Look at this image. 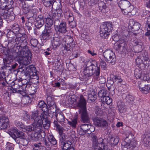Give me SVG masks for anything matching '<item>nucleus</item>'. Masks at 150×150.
Here are the masks:
<instances>
[{
	"label": "nucleus",
	"mask_w": 150,
	"mask_h": 150,
	"mask_svg": "<svg viewBox=\"0 0 150 150\" xmlns=\"http://www.w3.org/2000/svg\"><path fill=\"white\" fill-rule=\"evenodd\" d=\"M61 43L60 39L58 37L54 38L52 42V44L54 48L59 46Z\"/></svg>",
	"instance_id": "33"
},
{
	"label": "nucleus",
	"mask_w": 150,
	"mask_h": 150,
	"mask_svg": "<svg viewBox=\"0 0 150 150\" xmlns=\"http://www.w3.org/2000/svg\"><path fill=\"white\" fill-rule=\"evenodd\" d=\"M79 110L86 109V101L83 95L80 96L79 100L77 103Z\"/></svg>",
	"instance_id": "19"
},
{
	"label": "nucleus",
	"mask_w": 150,
	"mask_h": 150,
	"mask_svg": "<svg viewBox=\"0 0 150 150\" xmlns=\"http://www.w3.org/2000/svg\"><path fill=\"white\" fill-rule=\"evenodd\" d=\"M36 15L37 14L36 12H34L32 11H30L25 15V16L28 19Z\"/></svg>",
	"instance_id": "57"
},
{
	"label": "nucleus",
	"mask_w": 150,
	"mask_h": 150,
	"mask_svg": "<svg viewBox=\"0 0 150 150\" xmlns=\"http://www.w3.org/2000/svg\"><path fill=\"white\" fill-rule=\"evenodd\" d=\"M129 2L126 0H122L119 3V6L121 10H126V8L129 6Z\"/></svg>",
	"instance_id": "28"
},
{
	"label": "nucleus",
	"mask_w": 150,
	"mask_h": 150,
	"mask_svg": "<svg viewBox=\"0 0 150 150\" xmlns=\"http://www.w3.org/2000/svg\"><path fill=\"white\" fill-rule=\"evenodd\" d=\"M91 127V126L90 125L87 124H82L80 126L81 129L83 130L84 133H85V132L86 131L90 129Z\"/></svg>",
	"instance_id": "44"
},
{
	"label": "nucleus",
	"mask_w": 150,
	"mask_h": 150,
	"mask_svg": "<svg viewBox=\"0 0 150 150\" xmlns=\"http://www.w3.org/2000/svg\"><path fill=\"white\" fill-rule=\"evenodd\" d=\"M35 95L34 93L29 94L28 96H25L24 98V99L26 101V103H30L32 101H33V99Z\"/></svg>",
	"instance_id": "36"
},
{
	"label": "nucleus",
	"mask_w": 150,
	"mask_h": 150,
	"mask_svg": "<svg viewBox=\"0 0 150 150\" xmlns=\"http://www.w3.org/2000/svg\"><path fill=\"white\" fill-rule=\"evenodd\" d=\"M62 6L60 2L54 1L52 4L51 8L56 11L62 10Z\"/></svg>",
	"instance_id": "32"
},
{
	"label": "nucleus",
	"mask_w": 150,
	"mask_h": 150,
	"mask_svg": "<svg viewBox=\"0 0 150 150\" xmlns=\"http://www.w3.org/2000/svg\"><path fill=\"white\" fill-rule=\"evenodd\" d=\"M103 56L105 61L108 63L114 64L116 61V58L114 52L110 50H106L103 53Z\"/></svg>",
	"instance_id": "7"
},
{
	"label": "nucleus",
	"mask_w": 150,
	"mask_h": 150,
	"mask_svg": "<svg viewBox=\"0 0 150 150\" xmlns=\"http://www.w3.org/2000/svg\"><path fill=\"white\" fill-rule=\"evenodd\" d=\"M14 124L19 129L22 130L25 127V125L18 120H16L15 121Z\"/></svg>",
	"instance_id": "40"
},
{
	"label": "nucleus",
	"mask_w": 150,
	"mask_h": 150,
	"mask_svg": "<svg viewBox=\"0 0 150 150\" xmlns=\"http://www.w3.org/2000/svg\"><path fill=\"white\" fill-rule=\"evenodd\" d=\"M111 78L112 80H114V81L115 82H117V83H121L122 81V80L120 76L112 75Z\"/></svg>",
	"instance_id": "51"
},
{
	"label": "nucleus",
	"mask_w": 150,
	"mask_h": 150,
	"mask_svg": "<svg viewBox=\"0 0 150 150\" xmlns=\"http://www.w3.org/2000/svg\"><path fill=\"white\" fill-rule=\"evenodd\" d=\"M68 123L69 125L73 128H75L76 127V125L77 123V119H74L71 121H68Z\"/></svg>",
	"instance_id": "54"
},
{
	"label": "nucleus",
	"mask_w": 150,
	"mask_h": 150,
	"mask_svg": "<svg viewBox=\"0 0 150 150\" xmlns=\"http://www.w3.org/2000/svg\"><path fill=\"white\" fill-rule=\"evenodd\" d=\"M36 70L35 67L30 65L27 67V68L25 70V72H24V74L30 79L33 77V75L36 72Z\"/></svg>",
	"instance_id": "16"
},
{
	"label": "nucleus",
	"mask_w": 150,
	"mask_h": 150,
	"mask_svg": "<svg viewBox=\"0 0 150 150\" xmlns=\"http://www.w3.org/2000/svg\"><path fill=\"white\" fill-rule=\"evenodd\" d=\"M2 51L3 54L6 56L5 57L3 58L4 63L11 64L13 60V56L10 52L9 50L6 47H4Z\"/></svg>",
	"instance_id": "9"
},
{
	"label": "nucleus",
	"mask_w": 150,
	"mask_h": 150,
	"mask_svg": "<svg viewBox=\"0 0 150 150\" xmlns=\"http://www.w3.org/2000/svg\"><path fill=\"white\" fill-rule=\"evenodd\" d=\"M43 3L46 7H52L53 3L46 0H42Z\"/></svg>",
	"instance_id": "63"
},
{
	"label": "nucleus",
	"mask_w": 150,
	"mask_h": 150,
	"mask_svg": "<svg viewBox=\"0 0 150 150\" xmlns=\"http://www.w3.org/2000/svg\"><path fill=\"white\" fill-rule=\"evenodd\" d=\"M44 145L47 148H51L52 146V144L47 139H45L44 141Z\"/></svg>",
	"instance_id": "64"
},
{
	"label": "nucleus",
	"mask_w": 150,
	"mask_h": 150,
	"mask_svg": "<svg viewBox=\"0 0 150 150\" xmlns=\"http://www.w3.org/2000/svg\"><path fill=\"white\" fill-rule=\"evenodd\" d=\"M38 72L36 71L34 74L33 75V77L31 78V79H33V81L34 82V83H39V76H38Z\"/></svg>",
	"instance_id": "49"
},
{
	"label": "nucleus",
	"mask_w": 150,
	"mask_h": 150,
	"mask_svg": "<svg viewBox=\"0 0 150 150\" xmlns=\"http://www.w3.org/2000/svg\"><path fill=\"white\" fill-rule=\"evenodd\" d=\"M52 28L49 29L45 28L44 30L42 32L41 36L43 39L48 40L51 37Z\"/></svg>",
	"instance_id": "22"
},
{
	"label": "nucleus",
	"mask_w": 150,
	"mask_h": 150,
	"mask_svg": "<svg viewBox=\"0 0 150 150\" xmlns=\"http://www.w3.org/2000/svg\"><path fill=\"white\" fill-rule=\"evenodd\" d=\"M47 104L49 106H56L54 101V98L51 96H48L47 98Z\"/></svg>",
	"instance_id": "38"
},
{
	"label": "nucleus",
	"mask_w": 150,
	"mask_h": 150,
	"mask_svg": "<svg viewBox=\"0 0 150 150\" xmlns=\"http://www.w3.org/2000/svg\"><path fill=\"white\" fill-rule=\"evenodd\" d=\"M71 141L67 140L64 143L61 144L62 149V150H67L71 146Z\"/></svg>",
	"instance_id": "30"
},
{
	"label": "nucleus",
	"mask_w": 150,
	"mask_h": 150,
	"mask_svg": "<svg viewBox=\"0 0 150 150\" xmlns=\"http://www.w3.org/2000/svg\"><path fill=\"white\" fill-rule=\"evenodd\" d=\"M106 91L104 89L100 90L98 93V96L99 98L102 100L104 96H106Z\"/></svg>",
	"instance_id": "48"
},
{
	"label": "nucleus",
	"mask_w": 150,
	"mask_h": 150,
	"mask_svg": "<svg viewBox=\"0 0 150 150\" xmlns=\"http://www.w3.org/2000/svg\"><path fill=\"white\" fill-rule=\"evenodd\" d=\"M14 16L11 15L10 12H8L6 10L4 11L0 9V28L3 26V19H9L10 20H13L14 19Z\"/></svg>",
	"instance_id": "10"
},
{
	"label": "nucleus",
	"mask_w": 150,
	"mask_h": 150,
	"mask_svg": "<svg viewBox=\"0 0 150 150\" xmlns=\"http://www.w3.org/2000/svg\"><path fill=\"white\" fill-rule=\"evenodd\" d=\"M48 111L46 113L47 114L48 113L49 116L51 117L52 118H53L55 116H56L57 113L56 112V106H49L48 108Z\"/></svg>",
	"instance_id": "27"
},
{
	"label": "nucleus",
	"mask_w": 150,
	"mask_h": 150,
	"mask_svg": "<svg viewBox=\"0 0 150 150\" xmlns=\"http://www.w3.org/2000/svg\"><path fill=\"white\" fill-rule=\"evenodd\" d=\"M95 125L101 127L106 128L108 126L107 121L102 118L98 117H94L93 119Z\"/></svg>",
	"instance_id": "12"
},
{
	"label": "nucleus",
	"mask_w": 150,
	"mask_h": 150,
	"mask_svg": "<svg viewBox=\"0 0 150 150\" xmlns=\"http://www.w3.org/2000/svg\"><path fill=\"white\" fill-rule=\"evenodd\" d=\"M59 19V18L54 19V29L55 28H57L58 26L60 25L62 23L64 22V21H60Z\"/></svg>",
	"instance_id": "58"
},
{
	"label": "nucleus",
	"mask_w": 150,
	"mask_h": 150,
	"mask_svg": "<svg viewBox=\"0 0 150 150\" xmlns=\"http://www.w3.org/2000/svg\"><path fill=\"white\" fill-rule=\"evenodd\" d=\"M28 38V36L26 34L18 33L15 39L17 49H18L19 51L23 54V57H30L31 56V52L27 46Z\"/></svg>",
	"instance_id": "3"
},
{
	"label": "nucleus",
	"mask_w": 150,
	"mask_h": 150,
	"mask_svg": "<svg viewBox=\"0 0 150 150\" xmlns=\"http://www.w3.org/2000/svg\"><path fill=\"white\" fill-rule=\"evenodd\" d=\"M106 139L107 140L105 141V142L107 141V140H108V142L112 146H116L119 141V138L118 137H109V139L108 138L107 139Z\"/></svg>",
	"instance_id": "24"
},
{
	"label": "nucleus",
	"mask_w": 150,
	"mask_h": 150,
	"mask_svg": "<svg viewBox=\"0 0 150 150\" xmlns=\"http://www.w3.org/2000/svg\"><path fill=\"white\" fill-rule=\"evenodd\" d=\"M142 71L138 69H136L134 70V74L137 79L141 78L142 76Z\"/></svg>",
	"instance_id": "56"
},
{
	"label": "nucleus",
	"mask_w": 150,
	"mask_h": 150,
	"mask_svg": "<svg viewBox=\"0 0 150 150\" xmlns=\"http://www.w3.org/2000/svg\"><path fill=\"white\" fill-rule=\"evenodd\" d=\"M118 110L120 113H122L125 110V106L123 104V103H120L117 105Z\"/></svg>",
	"instance_id": "53"
},
{
	"label": "nucleus",
	"mask_w": 150,
	"mask_h": 150,
	"mask_svg": "<svg viewBox=\"0 0 150 150\" xmlns=\"http://www.w3.org/2000/svg\"><path fill=\"white\" fill-rule=\"evenodd\" d=\"M30 43L31 45V48H33L34 47H38V45L39 44V42L36 39L32 38L30 40Z\"/></svg>",
	"instance_id": "37"
},
{
	"label": "nucleus",
	"mask_w": 150,
	"mask_h": 150,
	"mask_svg": "<svg viewBox=\"0 0 150 150\" xmlns=\"http://www.w3.org/2000/svg\"><path fill=\"white\" fill-rule=\"evenodd\" d=\"M54 20L52 18H47L46 19L45 28L49 29L54 24Z\"/></svg>",
	"instance_id": "35"
},
{
	"label": "nucleus",
	"mask_w": 150,
	"mask_h": 150,
	"mask_svg": "<svg viewBox=\"0 0 150 150\" xmlns=\"http://www.w3.org/2000/svg\"><path fill=\"white\" fill-rule=\"evenodd\" d=\"M79 114L80 116L81 121L83 123H88L90 121V117L87 109L79 110Z\"/></svg>",
	"instance_id": "11"
},
{
	"label": "nucleus",
	"mask_w": 150,
	"mask_h": 150,
	"mask_svg": "<svg viewBox=\"0 0 150 150\" xmlns=\"http://www.w3.org/2000/svg\"><path fill=\"white\" fill-rule=\"evenodd\" d=\"M143 60L141 58V56H138L136 59V62L137 65L139 66L140 64L143 63Z\"/></svg>",
	"instance_id": "62"
},
{
	"label": "nucleus",
	"mask_w": 150,
	"mask_h": 150,
	"mask_svg": "<svg viewBox=\"0 0 150 150\" xmlns=\"http://www.w3.org/2000/svg\"><path fill=\"white\" fill-rule=\"evenodd\" d=\"M19 85L16 83L15 86L12 87H9L8 88V90L10 91V93H17L18 90V88L19 87Z\"/></svg>",
	"instance_id": "45"
},
{
	"label": "nucleus",
	"mask_w": 150,
	"mask_h": 150,
	"mask_svg": "<svg viewBox=\"0 0 150 150\" xmlns=\"http://www.w3.org/2000/svg\"><path fill=\"white\" fill-rule=\"evenodd\" d=\"M145 83V81H142L139 84V88L143 93H147L150 91V84H146Z\"/></svg>",
	"instance_id": "18"
},
{
	"label": "nucleus",
	"mask_w": 150,
	"mask_h": 150,
	"mask_svg": "<svg viewBox=\"0 0 150 150\" xmlns=\"http://www.w3.org/2000/svg\"><path fill=\"white\" fill-rule=\"evenodd\" d=\"M7 36L8 37V39L11 40L15 41L16 35L15 34L13 33L12 32H9L7 34Z\"/></svg>",
	"instance_id": "47"
},
{
	"label": "nucleus",
	"mask_w": 150,
	"mask_h": 150,
	"mask_svg": "<svg viewBox=\"0 0 150 150\" xmlns=\"http://www.w3.org/2000/svg\"><path fill=\"white\" fill-rule=\"evenodd\" d=\"M62 13V10L56 11L55 12L53 13L52 15V18L54 19L60 18Z\"/></svg>",
	"instance_id": "39"
},
{
	"label": "nucleus",
	"mask_w": 150,
	"mask_h": 150,
	"mask_svg": "<svg viewBox=\"0 0 150 150\" xmlns=\"http://www.w3.org/2000/svg\"><path fill=\"white\" fill-rule=\"evenodd\" d=\"M85 64L86 66L83 71L84 79L88 80L93 76L95 80H99L100 68L99 66H98L97 62L89 60Z\"/></svg>",
	"instance_id": "2"
},
{
	"label": "nucleus",
	"mask_w": 150,
	"mask_h": 150,
	"mask_svg": "<svg viewBox=\"0 0 150 150\" xmlns=\"http://www.w3.org/2000/svg\"><path fill=\"white\" fill-rule=\"evenodd\" d=\"M54 117H56L57 120L59 122H62L64 121V116L63 114L60 113H57L56 116Z\"/></svg>",
	"instance_id": "43"
},
{
	"label": "nucleus",
	"mask_w": 150,
	"mask_h": 150,
	"mask_svg": "<svg viewBox=\"0 0 150 150\" xmlns=\"http://www.w3.org/2000/svg\"><path fill=\"white\" fill-rule=\"evenodd\" d=\"M127 45L125 43H121L120 51V52L124 53L125 54H128L131 50V49L127 48Z\"/></svg>",
	"instance_id": "31"
},
{
	"label": "nucleus",
	"mask_w": 150,
	"mask_h": 150,
	"mask_svg": "<svg viewBox=\"0 0 150 150\" xmlns=\"http://www.w3.org/2000/svg\"><path fill=\"white\" fill-rule=\"evenodd\" d=\"M13 4V0H0V9L4 11H6L8 12L12 11L11 5Z\"/></svg>",
	"instance_id": "8"
},
{
	"label": "nucleus",
	"mask_w": 150,
	"mask_h": 150,
	"mask_svg": "<svg viewBox=\"0 0 150 150\" xmlns=\"http://www.w3.org/2000/svg\"><path fill=\"white\" fill-rule=\"evenodd\" d=\"M47 139L53 145H55L57 144V141L52 134L48 136Z\"/></svg>",
	"instance_id": "41"
},
{
	"label": "nucleus",
	"mask_w": 150,
	"mask_h": 150,
	"mask_svg": "<svg viewBox=\"0 0 150 150\" xmlns=\"http://www.w3.org/2000/svg\"><path fill=\"white\" fill-rule=\"evenodd\" d=\"M142 141L144 146L147 147H150V134H143Z\"/></svg>",
	"instance_id": "25"
},
{
	"label": "nucleus",
	"mask_w": 150,
	"mask_h": 150,
	"mask_svg": "<svg viewBox=\"0 0 150 150\" xmlns=\"http://www.w3.org/2000/svg\"><path fill=\"white\" fill-rule=\"evenodd\" d=\"M55 30L58 35L64 34L67 32V23L64 22L57 28H55Z\"/></svg>",
	"instance_id": "15"
},
{
	"label": "nucleus",
	"mask_w": 150,
	"mask_h": 150,
	"mask_svg": "<svg viewBox=\"0 0 150 150\" xmlns=\"http://www.w3.org/2000/svg\"><path fill=\"white\" fill-rule=\"evenodd\" d=\"M10 133V134L12 138L13 135H15L16 137L21 138L24 137V133L22 131H20L16 127L12 128L11 129Z\"/></svg>",
	"instance_id": "21"
},
{
	"label": "nucleus",
	"mask_w": 150,
	"mask_h": 150,
	"mask_svg": "<svg viewBox=\"0 0 150 150\" xmlns=\"http://www.w3.org/2000/svg\"><path fill=\"white\" fill-rule=\"evenodd\" d=\"M44 23V18L40 16L37 18L35 23V25L37 29H39L43 26Z\"/></svg>",
	"instance_id": "26"
},
{
	"label": "nucleus",
	"mask_w": 150,
	"mask_h": 150,
	"mask_svg": "<svg viewBox=\"0 0 150 150\" xmlns=\"http://www.w3.org/2000/svg\"><path fill=\"white\" fill-rule=\"evenodd\" d=\"M38 110L32 112L31 119L34 122L30 125L25 126L22 131L27 133L32 131H41L42 128V125L44 128L47 129L50 125V121L48 120L47 116L44 114L40 115L38 113Z\"/></svg>",
	"instance_id": "1"
},
{
	"label": "nucleus",
	"mask_w": 150,
	"mask_h": 150,
	"mask_svg": "<svg viewBox=\"0 0 150 150\" xmlns=\"http://www.w3.org/2000/svg\"><path fill=\"white\" fill-rule=\"evenodd\" d=\"M113 25L110 23H103L100 28V35L103 38L107 39L110 35L109 33L113 29Z\"/></svg>",
	"instance_id": "5"
},
{
	"label": "nucleus",
	"mask_w": 150,
	"mask_h": 150,
	"mask_svg": "<svg viewBox=\"0 0 150 150\" xmlns=\"http://www.w3.org/2000/svg\"><path fill=\"white\" fill-rule=\"evenodd\" d=\"M9 126V120L8 117L4 115H0V126L1 128L5 129Z\"/></svg>",
	"instance_id": "17"
},
{
	"label": "nucleus",
	"mask_w": 150,
	"mask_h": 150,
	"mask_svg": "<svg viewBox=\"0 0 150 150\" xmlns=\"http://www.w3.org/2000/svg\"><path fill=\"white\" fill-rule=\"evenodd\" d=\"M88 99L92 101H94L96 99V93L94 92L89 93L88 95Z\"/></svg>",
	"instance_id": "46"
},
{
	"label": "nucleus",
	"mask_w": 150,
	"mask_h": 150,
	"mask_svg": "<svg viewBox=\"0 0 150 150\" xmlns=\"http://www.w3.org/2000/svg\"><path fill=\"white\" fill-rule=\"evenodd\" d=\"M112 76L110 79L107 80L106 83V86L108 88V90L109 91L111 88L113 87V84L115 81H114V80H112Z\"/></svg>",
	"instance_id": "42"
},
{
	"label": "nucleus",
	"mask_w": 150,
	"mask_h": 150,
	"mask_svg": "<svg viewBox=\"0 0 150 150\" xmlns=\"http://www.w3.org/2000/svg\"><path fill=\"white\" fill-rule=\"evenodd\" d=\"M21 2L19 3V6L23 8H29V6L26 4L24 0L20 1Z\"/></svg>",
	"instance_id": "61"
},
{
	"label": "nucleus",
	"mask_w": 150,
	"mask_h": 150,
	"mask_svg": "<svg viewBox=\"0 0 150 150\" xmlns=\"http://www.w3.org/2000/svg\"><path fill=\"white\" fill-rule=\"evenodd\" d=\"M54 127L58 131L59 134V140L61 144L64 143V142L67 141L68 140V136L67 135L63 132L64 128L59 125L57 121L55 120L54 122Z\"/></svg>",
	"instance_id": "6"
},
{
	"label": "nucleus",
	"mask_w": 150,
	"mask_h": 150,
	"mask_svg": "<svg viewBox=\"0 0 150 150\" xmlns=\"http://www.w3.org/2000/svg\"><path fill=\"white\" fill-rule=\"evenodd\" d=\"M26 68L27 67H26V65H25V64H22V65L20 64L18 67V71H20L21 72H23L24 73L25 70H26Z\"/></svg>",
	"instance_id": "59"
},
{
	"label": "nucleus",
	"mask_w": 150,
	"mask_h": 150,
	"mask_svg": "<svg viewBox=\"0 0 150 150\" xmlns=\"http://www.w3.org/2000/svg\"><path fill=\"white\" fill-rule=\"evenodd\" d=\"M92 137L93 139V146L94 147V149L95 150H100L103 148V144H101V141L100 140V138L99 139L100 141L98 142L97 138V137L95 135H92Z\"/></svg>",
	"instance_id": "14"
},
{
	"label": "nucleus",
	"mask_w": 150,
	"mask_h": 150,
	"mask_svg": "<svg viewBox=\"0 0 150 150\" xmlns=\"http://www.w3.org/2000/svg\"><path fill=\"white\" fill-rule=\"evenodd\" d=\"M95 114L96 115L95 117H100L102 115V111L100 108H97L95 111Z\"/></svg>",
	"instance_id": "60"
},
{
	"label": "nucleus",
	"mask_w": 150,
	"mask_h": 150,
	"mask_svg": "<svg viewBox=\"0 0 150 150\" xmlns=\"http://www.w3.org/2000/svg\"><path fill=\"white\" fill-rule=\"evenodd\" d=\"M12 138L18 144H20L24 146L27 145L28 143V141L24 137H16L15 135H12Z\"/></svg>",
	"instance_id": "20"
},
{
	"label": "nucleus",
	"mask_w": 150,
	"mask_h": 150,
	"mask_svg": "<svg viewBox=\"0 0 150 150\" xmlns=\"http://www.w3.org/2000/svg\"><path fill=\"white\" fill-rule=\"evenodd\" d=\"M34 147L33 150H46V147L42 146H40L39 144H34Z\"/></svg>",
	"instance_id": "55"
},
{
	"label": "nucleus",
	"mask_w": 150,
	"mask_h": 150,
	"mask_svg": "<svg viewBox=\"0 0 150 150\" xmlns=\"http://www.w3.org/2000/svg\"><path fill=\"white\" fill-rule=\"evenodd\" d=\"M11 30L13 33L16 34V33L18 32L20 30V28L19 25L17 24L13 25L11 29Z\"/></svg>",
	"instance_id": "50"
},
{
	"label": "nucleus",
	"mask_w": 150,
	"mask_h": 150,
	"mask_svg": "<svg viewBox=\"0 0 150 150\" xmlns=\"http://www.w3.org/2000/svg\"><path fill=\"white\" fill-rule=\"evenodd\" d=\"M74 40L72 37L68 36L67 37L65 41L66 44H71V45H75V42H73Z\"/></svg>",
	"instance_id": "52"
},
{
	"label": "nucleus",
	"mask_w": 150,
	"mask_h": 150,
	"mask_svg": "<svg viewBox=\"0 0 150 150\" xmlns=\"http://www.w3.org/2000/svg\"><path fill=\"white\" fill-rule=\"evenodd\" d=\"M34 133H32L30 136V138L33 141H37L40 140L42 138H44L45 136V134L44 132L41 131L34 132Z\"/></svg>",
	"instance_id": "13"
},
{
	"label": "nucleus",
	"mask_w": 150,
	"mask_h": 150,
	"mask_svg": "<svg viewBox=\"0 0 150 150\" xmlns=\"http://www.w3.org/2000/svg\"><path fill=\"white\" fill-rule=\"evenodd\" d=\"M37 106L38 107L41 108L43 112L40 115L38 113L39 115H40L42 114H44L47 116L45 112H47L48 111V108L47 104L43 100H40Z\"/></svg>",
	"instance_id": "23"
},
{
	"label": "nucleus",
	"mask_w": 150,
	"mask_h": 150,
	"mask_svg": "<svg viewBox=\"0 0 150 150\" xmlns=\"http://www.w3.org/2000/svg\"><path fill=\"white\" fill-rule=\"evenodd\" d=\"M131 21H130L129 25L132 28V31H138L140 28L141 26L140 24L136 22L134 23V24L132 25L133 22H132V24L131 23Z\"/></svg>",
	"instance_id": "29"
},
{
	"label": "nucleus",
	"mask_w": 150,
	"mask_h": 150,
	"mask_svg": "<svg viewBox=\"0 0 150 150\" xmlns=\"http://www.w3.org/2000/svg\"><path fill=\"white\" fill-rule=\"evenodd\" d=\"M124 141L122 143V150H137V143L133 141L134 135L130 132H126Z\"/></svg>",
	"instance_id": "4"
},
{
	"label": "nucleus",
	"mask_w": 150,
	"mask_h": 150,
	"mask_svg": "<svg viewBox=\"0 0 150 150\" xmlns=\"http://www.w3.org/2000/svg\"><path fill=\"white\" fill-rule=\"evenodd\" d=\"M101 100L102 101L101 103V106H104L105 104L104 103H105L107 105H110L112 103V100L109 96H106Z\"/></svg>",
	"instance_id": "34"
}]
</instances>
